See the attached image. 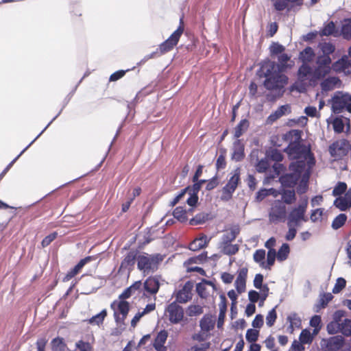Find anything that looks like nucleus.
<instances>
[{
	"mask_svg": "<svg viewBox=\"0 0 351 351\" xmlns=\"http://www.w3.org/2000/svg\"><path fill=\"white\" fill-rule=\"evenodd\" d=\"M169 332L165 329H161L157 332L156 335L154 338L149 345L150 349L154 348L155 351H167V347L165 346V343L168 338Z\"/></svg>",
	"mask_w": 351,
	"mask_h": 351,
	"instance_id": "6ab92c4d",
	"label": "nucleus"
},
{
	"mask_svg": "<svg viewBox=\"0 0 351 351\" xmlns=\"http://www.w3.org/2000/svg\"><path fill=\"white\" fill-rule=\"evenodd\" d=\"M220 302L219 304V312L217 326L218 328L222 327L227 312V299L223 293L219 294Z\"/></svg>",
	"mask_w": 351,
	"mask_h": 351,
	"instance_id": "b1692460",
	"label": "nucleus"
},
{
	"mask_svg": "<svg viewBox=\"0 0 351 351\" xmlns=\"http://www.w3.org/2000/svg\"><path fill=\"white\" fill-rule=\"evenodd\" d=\"M276 258H277L276 256V250H268L267 254V263L263 262L261 263V267L266 269H271V267L274 265L275 263Z\"/></svg>",
	"mask_w": 351,
	"mask_h": 351,
	"instance_id": "79ce46f5",
	"label": "nucleus"
},
{
	"mask_svg": "<svg viewBox=\"0 0 351 351\" xmlns=\"http://www.w3.org/2000/svg\"><path fill=\"white\" fill-rule=\"evenodd\" d=\"M347 191V184L343 182H339L337 185L335 186L332 191L333 196H339L344 193H346Z\"/></svg>",
	"mask_w": 351,
	"mask_h": 351,
	"instance_id": "052dcab7",
	"label": "nucleus"
},
{
	"mask_svg": "<svg viewBox=\"0 0 351 351\" xmlns=\"http://www.w3.org/2000/svg\"><path fill=\"white\" fill-rule=\"evenodd\" d=\"M315 56L314 50L311 47H307L300 53L299 59L302 64H308L313 60Z\"/></svg>",
	"mask_w": 351,
	"mask_h": 351,
	"instance_id": "72a5a7b5",
	"label": "nucleus"
},
{
	"mask_svg": "<svg viewBox=\"0 0 351 351\" xmlns=\"http://www.w3.org/2000/svg\"><path fill=\"white\" fill-rule=\"evenodd\" d=\"M186 313L189 317L199 316L204 313L203 306L193 303L191 304L186 308Z\"/></svg>",
	"mask_w": 351,
	"mask_h": 351,
	"instance_id": "37998d69",
	"label": "nucleus"
},
{
	"mask_svg": "<svg viewBox=\"0 0 351 351\" xmlns=\"http://www.w3.org/2000/svg\"><path fill=\"white\" fill-rule=\"evenodd\" d=\"M339 82L340 80L338 77H329L321 82V88L323 91L326 92L333 90Z\"/></svg>",
	"mask_w": 351,
	"mask_h": 351,
	"instance_id": "c9c22d12",
	"label": "nucleus"
},
{
	"mask_svg": "<svg viewBox=\"0 0 351 351\" xmlns=\"http://www.w3.org/2000/svg\"><path fill=\"white\" fill-rule=\"evenodd\" d=\"M333 204L341 211L348 210L351 207V189L346 191L343 197H337Z\"/></svg>",
	"mask_w": 351,
	"mask_h": 351,
	"instance_id": "4be33fe9",
	"label": "nucleus"
},
{
	"mask_svg": "<svg viewBox=\"0 0 351 351\" xmlns=\"http://www.w3.org/2000/svg\"><path fill=\"white\" fill-rule=\"evenodd\" d=\"M345 123L341 118L337 117L333 120L332 126L336 133H341L343 131Z\"/></svg>",
	"mask_w": 351,
	"mask_h": 351,
	"instance_id": "69168bd1",
	"label": "nucleus"
},
{
	"mask_svg": "<svg viewBox=\"0 0 351 351\" xmlns=\"http://www.w3.org/2000/svg\"><path fill=\"white\" fill-rule=\"evenodd\" d=\"M135 66L128 69H119L112 73L109 77V82H117L121 79L130 71L134 69Z\"/></svg>",
	"mask_w": 351,
	"mask_h": 351,
	"instance_id": "4d7b16f0",
	"label": "nucleus"
},
{
	"mask_svg": "<svg viewBox=\"0 0 351 351\" xmlns=\"http://www.w3.org/2000/svg\"><path fill=\"white\" fill-rule=\"evenodd\" d=\"M315 80L313 77V71L312 68L308 64H302L298 71V82L300 88H298L300 92H302V90L305 89L306 86L311 84V82Z\"/></svg>",
	"mask_w": 351,
	"mask_h": 351,
	"instance_id": "9b49d317",
	"label": "nucleus"
},
{
	"mask_svg": "<svg viewBox=\"0 0 351 351\" xmlns=\"http://www.w3.org/2000/svg\"><path fill=\"white\" fill-rule=\"evenodd\" d=\"M271 166V163L268 159H267V157L264 159L261 160L257 165H256V170L260 173L265 172Z\"/></svg>",
	"mask_w": 351,
	"mask_h": 351,
	"instance_id": "0e129e2a",
	"label": "nucleus"
},
{
	"mask_svg": "<svg viewBox=\"0 0 351 351\" xmlns=\"http://www.w3.org/2000/svg\"><path fill=\"white\" fill-rule=\"evenodd\" d=\"M51 351H71L66 346L65 340L63 337L57 336L51 339L50 342Z\"/></svg>",
	"mask_w": 351,
	"mask_h": 351,
	"instance_id": "473e14b6",
	"label": "nucleus"
},
{
	"mask_svg": "<svg viewBox=\"0 0 351 351\" xmlns=\"http://www.w3.org/2000/svg\"><path fill=\"white\" fill-rule=\"evenodd\" d=\"M236 274L237 278L234 281L236 291L234 289H231L227 293L230 300H237V294H241V265H239Z\"/></svg>",
	"mask_w": 351,
	"mask_h": 351,
	"instance_id": "393cba45",
	"label": "nucleus"
},
{
	"mask_svg": "<svg viewBox=\"0 0 351 351\" xmlns=\"http://www.w3.org/2000/svg\"><path fill=\"white\" fill-rule=\"evenodd\" d=\"M193 184V193L195 195L196 199H199V192L202 188V185L206 183L205 179H190Z\"/></svg>",
	"mask_w": 351,
	"mask_h": 351,
	"instance_id": "864d4df0",
	"label": "nucleus"
},
{
	"mask_svg": "<svg viewBox=\"0 0 351 351\" xmlns=\"http://www.w3.org/2000/svg\"><path fill=\"white\" fill-rule=\"evenodd\" d=\"M75 347L78 351H93V346L88 342L79 340L75 343Z\"/></svg>",
	"mask_w": 351,
	"mask_h": 351,
	"instance_id": "e2e57ef3",
	"label": "nucleus"
},
{
	"mask_svg": "<svg viewBox=\"0 0 351 351\" xmlns=\"http://www.w3.org/2000/svg\"><path fill=\"white\" fill-rule=\"evenodd\" d=\"M280 194L282 202L284 204H291L296 200L295 193L293 189H283Z\"/></svg>",
	"mask_w": 351,
	"mask_h": 351,
	"instance_id": "4c0bfd02",
	"label": "nucleus"
},
{
	"mask_svg": "<svg viewBox=\"0 0 351 351\" xmlns=\"http://www.w3.org/2000/svg\"><path fill=\"white\" fill-rule=\"evenodd\" d=\"M308 206V199H304L299 205L293 208L288 215V223L289 227L298 226L300 221H307L308 218L305 216Z\"/></svg>",
	"mask_w": 351,
	"mask_h": 351,
	"instance_id": "0eeeda50",
	"label": "nucleus"
},
{
	"mask_svg": "<svg viewBox=\"0 0 351 351\" xmlns=\"http://www.w3.org/2000/svg\"><path fill=\"white\" fill-rule=\"evenodd\" d=\"M160 280L165 281L161 275L148 276L143 282V290L153 295L156 299V295L158 293L161 286Z\"/></svg>",
	"mask_w": 351,
	"mask_h": 351,
	"instance_id": "2eb2a0df",
	"label": "nucleus"
},
{
	"mask_svg": "<svg viewBox=\"0 0 351 351\" xmlns=\"http://www.w3.org/2000/svg\"><path fill=\"white\" fill-rule=\"evenodd\" d=\"M313 335L308 329L302 330L299 341L294 340L291 345L292 351H304L305 350V344H311L313 342Z\"/></svg>",
	"mask_w": 351,
	"mask_h": 351,
	"instance_id": "a211bd4d",
	"label": "nucleus"
},
{
	"mask_svg": "<svg viewBox=\"0 0 351 351\" xmlns=\"http://www.w3.org/2000/svg\"><path fill=\"white\" fill-rule=\"evenodd\" d=\"M182 195L184 197L185 195L188 193L189 197L186 199L185 203L186 204L193 205L195 204V201H196L195 195L193 193V186L192 184H189L184 188L182 189L180 191Z\"/></svg>",
	"mask_w": 351,
	"mask_h": 351,
	"instance_id": "a19ab883",
	"label": "nucleus"
},
{
	"mask_svg": "<svg viewBox=\"0 0 351 351\" xmlns=\"http://www.w3.org/2000/svg\"><path fill=\"white\" fill-rule=\"evenodd\" d=\"M206 181V186L205 190L208 191H210L215 189L219 184V176L217 172L214 176H213L210 179H205Z\"/></svg>",
	"mask_w": 351,
	"mask_h": 351,
	"instance_id": "5fc2aeb1",
	"label": "nucleus"
},
{
	"mask_svg": "<svg viewBox=\"0 0 351 351\" xmlns=\"http://www.w3.org/2000/svg\"><path fill=\"white\" fill-rule=\"evenodd\" d=\"M143 89H141V90H139L136 96L134 97V98L130 101V102H128L127 104V108L128 110V115L125 116V117L124 118V119L122 121V122L121 123V124L119 125L117 130V132H116V134L115 136H114L113 138V141L115 139L117 134L121 130L122 128L125 125V120L128 119V115L133 111L134 110V108L135 107V106L138 103V98L140 97V95H142V93H143ZM135 113V111H134L133 112V115Z\"/></svg>",
	"mask_w": 351,
	"mask_h": 351,
	"instance_id": "bb28decb",
	"label": "nucleus"
},
{
	"mask_svg": "<svg viewBox=\"0 0 351 351\" xmlns=\"http://www.w3.org/2000/svg\"><path fill=\"white\" fill-rule=\"evenodd\" d=\"M339 332L343 335L349 337L351 335V320L345 318L341 323H339Z\"/></svg>",
	"mask_w": 351,
	"mask_h": 351,
	"instance_id": "de8ad7c7",
	"label": "nucleus"
},
{
	"mask_svg": "<svg viewBox=\"0 0 351 351\" xmlns=\"http://www.w3.org/2000/svg\"><path fill=\"white\" fill-rule=\"evenodd\" d=\"M151 242H152V239H149L148 238L146 239H143V241L139 240L137 243V246L127 252L125 255L123 256L117 274L122 275L125 270H128V277H129L131 272L134 269L136 256L144 252L143 250L145 249V246Z\"/></svg>",
	"mask_w": 351,
	"mask_h": 351,
	"instance_id": "20e7f679",
	"label": "nucleus"
},
{
	"mask_svg": "<svg viewBox=\"0 0 351 351\" xmlns=\"http://www.w3.org/2000/svg\"><path fill=\"white\" fill-rule=\"evenodd\" d=\"M172 215L175 219L182 223H184L189 221L186 215V209L184 206H179L176 207L173 210Z\"/></svg>",
	"mask_w": 351,
	"mask_h": 351,
	"instance_id": "f704fd0d",
	"label": "nucleus"
},
{
	"mask_svg": "<svg viewBox=\"0 0 351 351\" xmlns=\"http://www.w3.org/2000/svg\"><path fill=\"white\" fill-rule=\"evenodd\" d=\"M345 108L349 112H351V95L348 94L334 95L332 98V110L333 112L339 114Z\"/></svg>",
	"mask_w": 351,
	"mask_h": 351,
	"instance_id": "f8f14e48",
	"label": "nucleus"
},
{
	"mask_svg": "<svg viewBox=\"0 0 351 351\" xmlns=\"http://www.w3.org/2000/svg\"><path fill=\"white\" fill-rule=\"evenodd\" d=\"M221 253L226 255L231 256L235 254L239 250V246L237 244H232L231 243H227L224 245L219 247Z\"/></svg>",
	"mask_w": 351,
	"mask_h": 351,
	"instance_id": "a18cd8bd",
	"label": "nucleus"
},
{
	"mask_svg": "<svg viewBox=\"0 0 351 351\" xmlns=\"http://www.w3.org/2000/svg\"><path fill=\"white\" fill-rule=\"evenodd\" d=\"M182 195L184 197L185 195L188 193L189 197L186 199L185 203L186 204L193 205L195 204V201H196L195 195L193 193V186L192 184H189L184 188L182 189L180 191Z\"/></svg>",
	"mask_w": 351,
	"mask_h": 351,
	"instance_id": "ea45409f",
	"label": "nucleus"
},
{
	"mask_svg": "<svg viewBox=\"0 0 351 351\" xmlns=\"http://www.w3.org/2000/svg\"><path fill=\"white\" fill-rule=\"evenodd\" d=\"M302 131L291 130L283 135V139L289 142V145L285 149L291 160H295L291 162L296 165L303 167V169L313 168L315 163L313 154L308 146L301 143Z\"/></svg>",
	"mask_w": 351,
	"mask_h": 351,
	"instance_id": "f03ea898",
	"label": "nucleus"
},
{
	"mask_svg": "<svg viewBox=\"0 0 351 351\" xmlns=\"http://www.w3.org/2000/svg\"><path fill=\"white\" fill-rule=\"evenodd\" d=\"M347 216L346 214H339L332 221L331 225L332 228L334 230H338L345 224Z\"/></svg>",
	"mask_w": 351,
	"mask_h": 351,
	"instance_id": "603ef678",
	"label": "nucleus"
},
{
	"mask_svg": "<svg viewBox=\"0 0 351 351\" xmlns=\"http://www.w3.org/2000/svg\"><path fill=\"white\" fill-rule=\"evenodd\" d=\"M344 341L343 336L336 335L322 339L320 345L322 349H327V351H338L343 347Z\"/></svg>",
	"mask_w": 351,
	"mask_h": 351,
	"instance_id": "f3484780",
	"label": "nucleus"
},
{
	"mask_svg": "<svg viewBox=\"0 0 351 351\" xmlns=\"http://www.w3.org/2000/svg\"><path fill=\"white\" fill-rule=\"evenodd\" d=\"M107 315V310L106 308H104L99 313L89 318L88 319V323L93 326H99L100 324H103L104 319L106 317Z\"/></svg>",
	"mask_w": 351,
	"mask_h": 351,
	"instance_id": "e433bc0d",
	"label": "nucleus"
},
{
	"mask_svg": "<svg viewBox=\"0 0 351 351\" xmlns=\"http://www.w3.org/2000/svg\"><path fill=\"white\" fill-rule=\"evenodd\" d=\"M215 319L213 316L208 313H206L199 320V327L201 330L210 331L214 328Z\"/></svg>",
	"mask_w": 351,
	"mask_h": 351,
	"instance_id": "2f4dec72",
	"label": "nucleus"
},
{
	"mask_svg": "<svg viewBox=\"0 0 351 351\" xmlns=\"http://www.w3.org/2000/svg\"><path fill=\"white\" fill-rule=\"evenodd\" d=\"M291 112V107L289 104H285L278 108L275 112L271 113L267 118V122L272 123L277 119H280L284 115L288 114Z\"/></svg>",
	"mask_w": 351,
	"mask_h": 351,
	"instance_id": "cd10ccee",
	"label": "nucleus"
},
{
	"mask_svg": "<svg viewBox=\"0 0 351 351\" xmlns=\"http://www.w3.org/2000/svg\"><path fill=\"white\" fill-rule=\"evenodd\" d=\"M194 287V282L191 280H187L181 291H183L184 292V298H177V301H178L179 303L184 304L192 300L193 298V293H192V289Z\"/></svg>",
	"mask_w": 351,
	"mask_h": 351,
	"instance_id": "a878e982",
	"label": "nucleus"
},
{
	"mask_svg": "<svg viewBox=\"0 0 351 351\" xmlns=\"http://www.w3.org/2000/svg\"><path fill=\"white\" fill-rule=\"evenodd\" d=\"M183 29L180 25L177 29L162 43L158 45V50L162 55L171 51L178 43L182 34Z\"/></svg>",
	"mask_w": 351,
	"mask_h": 351,
	"instance_id": "9d476101",
	"label": "nucleus"
},
{
	"mask_svg": "<svg viewBox=\"0 0 351 351\" xmlns=\"http://www.w3.org/2000/svg\"><path fill=\"white\" fill-rule=\"evenodd\" d=\"M350 149L349 142L345 139L336 141L329 147V152L330 155L337 158H341L346 156Z\"/></svg>",
	"mask_w": 351,
	"mask_h": 351,
	"instance_id": "dca6fc26",
	"label": "nucleus"
},
{
	"mask_svg": "<svg viewBox=\"0 0 351 351\" xmlns=\"http://www.w3.org/2000/svg\"><path fill=\"white\" fill-rule=\"evenodd\" d=\"M269 49L271 55H277L280 53L281 54L285 50V48L278 43H273L271 45Z\"/></svg>",
	"mask_w": 351,
	"mask_h": 351,
	"instance_id": "774afa93",
	"label": "nucleus"
},
{
	"mask_svg": "<svg viewBox=\"0 0 351 351\" xmlns=\"http://www.w3.org/2000/svg\"><path fill=\"white\" fill-rule=\"evenodd\" d=\"M286 206L282 201H275L272 204L269 213V219L270 222L278 223L286 217Z\"/></svg>",
	"mask_w": 351,
	"mask_h": 351,
	"instance_id": "ddd939ff",
	"label": "nucleus"
},
{
	"mask_svg": "<svg viewBox=\"0 0 351 351\" xmlns=\"http://www.w3.org/2000/svg\"><path fill=\"white\" fill-rule=\"evenodd\" d=\"M333 298V295L330 293H324L319 299V304L316 305L318 311L319 309L325 308L329 302Z\"/></svg>",
	"mask_w": 351,
	"mask_h": 351,
	"instance_id": "13d9d810",
	"label": "nucleus"
},
{
	"mask_svg": "<svg viewBox=\"0 0 351 351\" xmlns=\"http://www.w3.org/2000/svg\"><path fill=\"white\" fill-rule=\"evenodd\" d=\"M290 252L289 245L287 243H283L278 251L276 252L277 259L279 261H285Z\"/></svg>",
	"mask_w": 351,
	"mask_h": 351,
	"instance_id": "49530a36",
	"label": "nucleus"
},
{
	"mask_svg": "<svg viewBox=\"0 0 351 351\" xmlns=\"http://www.w3.org/2000/svg\"><path fill=\"white\" fill-rule=\"evenodd\" d=\"M215 216L211 213L201 212L189 219L190 226H198L205 223L206 221L213 220Z\"/></svg>",
	"mask_w": 351,
	"mask_h": 351,
	"instance_id": "5701e85b",
	"label": "nucleus"
},
{
	"mask_svg": "<svg viewBox=\"0 0 351 351\" xmlns=\"http://www.w3.org/2000/svg\"><path fill=\"white\" fill-rule=\"evenodd\" d=\"M165 312L169 313V321L172 324L180 323L184 317V309L182 306L172 302L165 308Z\"/></svg>",
	"mask_w": 351,
	"mask_h": 351,
	"instance_id": "4468645a",
	"label": "nucleus"
},
{
	"mask_svg": "<svg viewBox=\"0 0 351 351\" xmlns=\"http://www.w3.org/2000/svg\"><path fill=\"white\" fill-rule=\"evenodd\" d=\"M142 289H143V282H142V280H138L134 281L131 285L124 289L119 294L118 297L119 300H126L130 298L136 291H141Z\"/></svg>",
	"mask_w": 351,
	"mask_h": 351,
	"instance_id": "412c9836",
	"label": "nucleus"
},
{
	"mask_svg": "<svg viewBox=\"0 0 351 351\" xmlns=\"http://www.w3.org/2000/svg\"><path fill=\"white\" fill-rule=\"evenodd\" d=\"M315 64L316 66L313 71L315 80L324 78L332 70V59L330 56H317Z\"/></svg>",
	"mask_w": 351,
	"mask_h": 351,
	"instance_id": "423d86ee",
	"label": "nucleus"
},
{
	"mask_svg": "<svg viewBox=\"0 0 351 351\" xmlns=\"http://www.w3.org/2000/svg\"><path fill=\"white\" fill-rule=\"evenodd\" d=\"M287 320L289 322L290 325L288 328V330L293 332L294 328H299L301 327L302 320L300 317L295 313H291L287 317Z\"/></svg>",
	"mask_w": 351,
	"mask_h": 351,
	"instance_id": "58836bf2",
	"label": "nucleus"
},
{
	"mask_svg": "<svg viewBox=\"0 0 351 351\" xmlns=\"http://www.w3.org/2000/svg\"><path fill=\"white\" fill-rule=\"evenodd\" d=\"M195 292L202 299H206L208 297L209 293L207 292L206 285L202 282V278L200 282L195 284Z\"/></svg>",
	"mask_w": 351,
	"mask_h": 351,
	"instance_id": "09e8293b",
	"label": "nucleus"
},
{
	"mask_svg": "<svg viewBox=\"0 0 351 351\" xmlns=\"http://www.w3.org/2000/svg\"><path fill=\"white\" fill-rule=\"evenodd\" d=\"M208 261V252L204 250L199 254L188 258L183 263V266L191 265L192 264L203 265Z\"/></svg>",
	"mask_w": 351,
	"mask_h": 351,
	"instance_id": "c85d7f7f",
	"label": "nucleus"
},
{
	"mask_svg": "<svg viewBox=\"0 0 351 351\" xmlns=\"http://www.w3.org/2000/svg\"><path fill=\"white\" fill-rule=\"evenodd\" d=\"M97 258V256H87L83 258H81L73 267L79 273L81 271L82 268L88 263L95 261Z\"/></svg>",
	"mask_w": 351,
	"mask_h": 351,
	"instance_id": "3c124183",
	"label": "nucleus"
},
{
	"mask_svg": "<svg viewBox=\"0 0 351 351\" xmlns=\"http://www.w3.org/2000/svg\"><path fill=\"white\" fill-rule=\"evenodd\" d=\"M165 257L160 253L149 254L143 252L136 256V263L137 269L143 277L157 271Z\"/></svg>",
	"mask_w": 351,
	"mask_h": 351,
	"instance_id": "7ed1b4c3",
	"label": "nucleus"
},
{
	"mask_svg": "<svg viewBox=\"0 0 351 351\" xmlns=\"http://www.w3.org/2000/svg\"><path fill=\"white\" fill-rule=\"evenodd\" d=\"M267 159L270 161H274L275 163L272 165V169L269 171V173L267 178L274 179L278 177L281 172H282L285 167L282 164H280L279 162L283 159V155L281 152L275 148H271L267 150L265 154Z\"/></svg>",
	"mask_w": 351,
	"mask_h": 351,
	"instance_id": "39448f33",
	"label": "nucleus"
},
{
	"mask_svg": "<svg viewBox=\"0 0 351 351\" xmlns=\"http://www.w3.org/2000/svg\"><path fill=\"white\" fill-rule=\"evenodd\" d=\"M335 32V25L333 21L328 23L321 30V36H330L333 35Z\"/></svg>",
	"mask_w": 351,
	"mask_h": 351,
	"instance_id": "bf43d9fd",
	"label": "nucleus"
},
{
	"mask_svg": "<svg viewBox=\"0 0 351 351\" xmlns=\"http://www.w3.org/2000/svg\"><path fill=\"white\" fill-rule=\"evenodd\" d=\"M332 70L336 73H343L345 75L351 73V59L343 56L339 60L332 63Z\"/></svg>",
	"mask_w": 351,
	"mask_h": 351,
	"instance_id": "aec40b11",
	"label": "nucleus"
},
{
	"mask_svg": "<svg viewBox=\"0 0 351 351\" xmlns=\"http://www.w3.org/2000/svg\"><path fill=\"white\" fill-rule=\"evenodd\" d=\"M278 60V64L269 60L263 61L257 71V75L265 78L263 85L267 90L274 91L276 96L280 97L288 82L287 76L282 73L292 65L288 64L290 56L286 53H281Z\"/></svg>",
	"mask_w": 351,
	"mask_h": 351,
	"instance_id": "f257e3e1",
	"label": "nucleus"
},
{
	"mask_svg": "<svg viewBox=\"0 0 351 351\" xmlns=\"http://www.w3.org/2000/svg\"><path fill=\"white\" fill-rule=\"evenodd\" d=\"M58 232L56 231L52 232L46 237H45L40 242L43 248L47 247L52 241L58 237Z\"/></svg>",
	"mask_w": 351,
	"mask_h": 351,
	"instance_id": "680f3d73",
	"label": "nucleus"
},
{
	"mask_svg": "<svg viewBox=\"0 0 351 351\" xmlns=\"http://www.w3.org/2000/svg\"><path fill=\"white\" fill-rule=\"evenodd\" d=\"M241 120H240L234 128L232 138L234 140L231 147L230 159L232 161H241Z\"/></svg>",
	"mask_w": 351,
	"mask_h": 351,
	"instance_id": "1a4fd4ad",
	"label": "nucleus"
},
{
	"mask_svg": "<svg viewBox=\"0 0 351 351\" xmlns=\"http://www.w3.org/2000/svg\"><path fill=\"white\" fill-rule=\"evenodd\" d=\"M237 188L235 186H229V184H225L222 188V194L221 195V199L224 202L229 201L232 197V195Z\"/></svg>",
	"mask_w": 351,
	"mask_h": 351,
	"instance_id": "c03bdc74",
	"label": "nucleus"
},
{
	"mask_svg": "<svg viewBox=\"0 0 351 351\" xmlns=\"http://www.w3.org/2000/svg\"><path fill=\"white\" fill-rule=\"evenodd\" d=\"M346 281L343 278H338L336 280V283L332 289V293L335 294L339 293L341 290L345 288Z\"/></svg>",
	"mask_w": 351,
	"mask_h": 351,
	"instance_id": "338daca9",
	"label": "nucleus"
},
{
	"mask_svg": "<svg viewBox=\"0 0 351 351\" xmlns=\"http://www.w3.org/2000/svg\"><path fill=\"white\" fill-rule=\"evenodd\" d=\"M312 168L307 167L306 169H303V172L302 173V178L300 179V183L297 188V191L300 194H303L306 193L308 189V183L311 175Z\"/></svg>",
	"mask_w": 351,
	"mask_h": 351,
	"instance_id": "c756f323",
	"label": "nucleus"
},
{
	"mask_svg": "<svg viewBox=\"0 0 351 351\" xmlns=\"http://www.w3.org/2000/svg\"><path fill=\"white\" fill-rule=\"evenodd\" d=\"M320 49L322 51L321 56H330L335 51V46L331 43H324L319 45Z\"/></svg>",
	"mask_w": 351,
	"mask_h": 351,
	"instance_id": "6e6d98bb",
	"label": "nucleus"
},
{
	"mask_svg": "<svg viewBox=\"0 0 351 351\" xmlns=\"http://www.w3.org/2000/svg\"><path fill=\"white\" fill-rule=\"evenodd\" d=\"M130 311V304L127 300H119V313L123 319H126Z\"/></svg>",
	"mask_w": 351,
	"mask_h": 351,
	"instance_id": "8fccbe9b",
	"label": "nucleus"
},
{
	"mask_svg": "<svg viewBox=\"0 0 351 351\" xmlns=\"http://www.w3.org/2000/svg\"><path fill=\"white\" fill-rule=\"evenodd\" d=\"M289 170L290 173L282 176L280 178V181L282 186L291 188L293 187L302 178L303 167L291 163Z\"/></svg>",
	"mask_w": 351,
	"mask_h": 351,
	"instance_id": "6e6552de",
	"label": "nucleus"
},
{
	"mask_svg": "<svg viewBox=\"0 0 351 351\" xmlns=\"http://www.w3.org/2000/svg\"><path fill=\"white\" fill-rule=\"evenodd\" d=\"M210 241V237H208L206 234H203L196 240L193 241L189 245V249L193 252L198 251L201 249L206 247L208 245Z\"/></svg>",
	"mask_w": 351,
	"mask_h": 351,
	"instance_id": "7c9ffc66",
	"label": "nucleus"
}]
</instances>
